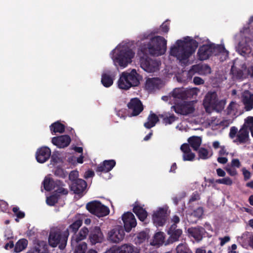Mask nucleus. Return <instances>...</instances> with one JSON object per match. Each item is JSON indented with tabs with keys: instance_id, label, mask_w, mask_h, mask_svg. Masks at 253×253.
Wrapping results in <instances>:
<instances>
[{
	"instance_id": "40",
	"label": "nucleus",
	"mask_w": 253,
	"mask_h": 253,
	"mask_svg": "<svg viewBox=\"0 0 253 253\" xmlns=\"http://www.w3.org/2000/svg\"><path fill=\"white\" fill-rule=\"evenodd\" d=\"M165 234L164 232H157L154 236L153 241L154 245H162L165 242Z\"/></svg>"
},
{
	"instance_id": "34",
	"label": "nucleus",
	"mask_w": 253,
	"mask_h": 253,
	"mask_svg": "<svg viewBox=\"0 0 253 253\" xmlns=\"http://www.w3.org/2000/svg\"><path fill=\"white\" fill-rule=\"evenodd\" d=\"M65 126L59 121H57L50 126V129L52 134H55L58 132L63 133L65 131Z\"/></svg>"
},
{
	"instance_id": "43",
	"label": "nucleus",
	"mask_w": 253,
	"mask_h": 253,
	"mask_svg": "<svg viewBox=\"0 0 253 253\" xmlns=\"http://www.w3.org/2000/svg\"><path fill=\"white\" fill-rule=\"evenodd\" d=\"M177 253H192L186 243L179 244L176 249Z\"/></svg>"
},
{
	"instance_id": "7",
	"label": "nucleus",
	"mask_w": 253,
	"mask_h": 253,
	"mask_svg": "<svg viewBox=\"0 0 253 253\" xmlns=\"http://www.w3.org/2000/svg\"><path fill=\"white\" fill-rule=\"evenodd\" d=\"M140 65L142 69L148 73H154L159 70L161 65L160 59L143 54L140 57Z\"/></svg>"
},
{
	"instance_id": "37",
	"label": "nucleus",
	"mask_w": 253,
	"mask_h": 253,
	"mask_svg": "<svg viewBox=\"0 0 253 253\" xmlns=\"http://www.w3.org/2000/svg\"><path fill=\"white\" fill-rule=\"evenodd\" d=\"M101 82L104 86L109 87L113 84V78L109 74L103 73L102 75Z\"/></svg>"
},
{
	"instance_id": "38",
	"label": "nucleus",
	"mask_w": 253,
	"mask_h": 253,
	"mask_svg": "<svg viewBox=\"0 0 253 253\" xmlns=\"http://www.w3.org/2000/svg\"><path fill=\"white\" fill-rule=\"evenodd\" d=\"M149 238L148 234L143 231L138 233L134 238V242L136 245H140L144 243Z\"/></svg>"
},
{
	"instance_id": "4",
	"label": "nucleus",
	"mask_w": 253,
	"mask_h": 253,
	"mask_svg": "<svg viewBox=\"0 0 253 253\" xmlns=\"http://www.w3.org/2000/svg\"><path fill=\"white\" fill-rule=\"evenodd\" d=\"M167 40L163 37L155 36L144 45V50L153 55H161L167 50Z\"/></svg>"
},
{
	"instance_id": "31",
	"label": "nucleus",
	"mask_w": 253,
	"mask_h": 253,
	"mask_svg": "<svg viewBox=\"0 0 253 253\" xmlns=\"http://www.w3.org/2000/svg\"><path fill=\"white\" fill-rule=\"evenodd\" d=\"M83 224V219L80 218L75 219L73 222L70 224L65 232H67L68 235L69 233H73L75 234L78 231L79 228Z\"/></svg>"
},
{
	"instance_id": "55",
	"label": "nucleus",
	"mask_w": 253,
	"mask_h": 253,
	"mask_svg": "<svg viewBox=\"0 0 253 253\" xmlns=\"http://www.w3.org/2000/svg\"><path fill=\"white\" fill-rule=\"evenodd\" d=\"M243 174L244 175V178L245 180H248L251 177V172L246 169V168H244L242 169Z\"/></svg>"
},
{
	"instance_id": "30",
	"label": "nucleus",
	"mask_w": 253,
	"mask_h": 253,
	"mask_svg": "<svg viewBox=\"0 0 253 253\" xmlns=\"http://www.w3.org/2000/svg\"><path fill=\"white\" fill-rule=\"evenodd\" d=\"M89 234V230L85 226L83 227L79 231L78 234L73 237L72 240V243L74 242L78 243L79 242L86 239L87 235Z\"/></svg>"
},
{
	"instance_id": "49",
	"label": "nucleus",
	"mask_w": 253,
	"mask_h": 253,
	"mask_svg": "<svg viewBox=\"0 0 253 253\" xmlns=\"http://www.w3.org/2000/svg\"><path fill=\"white\" fill-rule=\"evenodd\" d=\"M204 210L203 208L199 207L193 211L192 213V215L197 218H200L203 214Z\"/></svg>"
},
{
	"instance_id": "46",
	"label": "nucleus",
	"mask_w": 253,
	"mask_h": 253,
	"mask_svg": "<svg viewBox=\"0 0 253 253\" xmlns=\"http://www.w3.org/2000/svg\"><path fill=\"white\" fill-rule=\"evenodd\" d=\"M215 182L218 184H222L226 185H231L233 183L232 180L229 177L216 180Z\"/></svg>"
},
{
	"instance_id": "6",
	"label": "nucleus",
	"mask_w": 253,
	"mask_h": 253,
	"mask_svg": "<svg viewBox=\"0 0 253 253\" xmlns=\"http://www.w3.org/2000/svg\"><path fill=\"white\" fill-rule=\"evenodd\" d=\"M68 237L67 232L62 233L60 231H54L51 232L49 235L48 243L49 245L53 248H58L60 250H63L65 248Z\"/></svg>"
},
{
	"instance_id": "12",
	"label": "nucleus",
	"mask_w": 253,
	"mask_h": 253,
	"mask_svg": "<svg viewBox=\"0 0 253 253\" xmlns=\"http://www.w3.org/2000/svg\"><path fill=\"white\" fill-rule=\"evenodd\" d=\"M131 116H137L143 110L144 107L141 100L138 98H131L127 104Z\"/></svg>"
},
{
	"instance_id": "53",
	"label": "nucleus",
	"mask_w": 253,
	"mask_h": 253,
	"mask_svg": "<svg viewBox=\"0 0 253 253\" xmlns=\"http://www.w3.org/2000/svg\"><path fill=\"white\" fill-rule=\"evenodd\" d=\"M8 209L7 203L3 200H0V211L5 212Z\"/></svg>"
},
{
	"instance_id": "19",
	"label": "nucleus",
	"mask_w": 253,
	"mask_h": 253,
	"mask_svg": "<svg viewBox=\"0 0 253 253\" xmlns=\"http://www.w3.org/2000/svg\"><path fill=\"white\" fill-rule=\"evenodd\" d=\"M87 186L86 181L82 179H78L71 182L70 189L76 194H81L85 190Z\"/></svg>"
},
{
	"instance_id": "15",
	"label": "nucleus",
	"mask_w": 253,
	"mask_h": 253,
	"mask_svg": "<svg viewBox=\"0 0 253 253\" xmlns=\"http://www.w3.org/2000/svg\"><path fill=\"white\" fill-rule=\"evenodd\" d=\"M124 227L126 232H130L132 228L136 226L137 222L133 214L129 211L125 212L122 215Z\"/></svg>"
},
{
	"instance_id": "47",
	"label": "nucleus",
	"mask_w": 253,
	"mask_h": 253,
	"mask_svg": "<svg viewBox=\"0 0 253 253\" xmlns=\"http://www.w3.org/2000/svg\"><path fill=\"white\" fill-rule=\"evenodd\" d=\"M177 118L173 115H171L169 117H166L163 119V123L165 125H170L175 122Z\"/></svg>"
},
{
	"instance_id": "44",
	"label": "nucleus",
	"mask_w": 253,
	"mask_h": 253,
	"mask_svg": "<svg viewBox=\"0 0 253 253\" xmlns=\"http://www.w3.org/2000/svg\"><path fill=\"white\" fill-rule=\"evenodd\" d=\"M198 151V154L199 156V159H201L203 160L208 159L210 157L209 155V151L208 150L203 147H201L199 148Z\"/></svg>"
},
{
	"instance_id": "28",
	"label": "nucleus",
	"mask_w": 253,
	"mask_h": 253,
	"mask_svg": "<svg viewBox=\"0 0 253 253\" xmlns=\"http://www.w3.org/2000/svg\"><path fill=\"white\" fill-rule=\"evenodd\" d=\"M204 228L202 227H191L188 229V233L189 236L192 237L195 240L199 242L203 238V234Z\"/></svg>"
},
{
	"instance_id": "1",
	"label": "nucleus",
	"mask_w": 253,
	"mask_h": 253,
	"mask_svg": "<svg viewBox=\"0 0 253 253\" xmlns=\"http://www.w3.org/2000/svg\"><path fill=\"white\" fill-rule=\"evenodd\" d=\"M185 40H177L176 46L170 48V54L176 57L180 61L187 60L198 46V42L196 40L189 37L185 38Z\"/></svg>"
},
{
	"instance_id": "60",
	"label": "nucleus",
	"mask_w": 253,
	"mask_h": 253,
	"mask_svg": "<svg viewBox=\"0 0 253 253\" xmlns=\"http://www.w3.org/2000/svg\"><path fill=\"white\" fill-rule=\"evenodd\" d=\"M245 123L247 124V125L250 127H253V117H248L245 120Z\"/></svg>"
},
{
	"instance_id": "5",
	"label": "nucleus",
	"mask_w": 253,
	"mask_h": 253,
	"mask_svg": "<svg viewBox=\"0 0 253 253\" xmlns=\"http://www.w3.org/2000/svg\"><path fill=\"white\" fill-rule=\"evenodd\" d=\"M139 84L140 76L135 69L132 70L130 72H123L118 81L119 88L124 90H127L131 87L137 86Z\"/></svg>"
},
{
	"instance_id": "50",
	"label": "nucleus",
	"mask_w": 253,
	"mask_h": 253,
	"mask_svg": "<svg viewBox=\"0 0 253 253\" xmlns=\"http://www.w3.org/2000/svg\"><path fill=\"white\" fill-rule=\"evenodd\" d=\"M37 247L39 251H45L44 253H47L48 250L47 245L44 242H41L37 244Z\"/></svg>"
},
{
	"instance_id": "57",
	"label": "nucleus",
	"mask_w": 253,
	"mask_h": 253,
	"mask_svg": "<svg viewBox=\"0 0 253 253\" xmlns=\"http://www.w3.org/2000/svg\"><path fill=\"white\" fill-rule=\"evenodd\" d=\"M231 166L232 167L239 168L241 167V165L239 159H233L232 160Z\"/></svg>"
},
{
	"instance_id": "23",
	"label": "nucleus",
	"mask_w": 253,
	"mask_h": 253,
	"mask_svg": "<svg viewBox=\"0 0 253 253\" xmlns=\"http://www.w3.org/2000/svg\"><path fill=\"white\" fill-rule=\"evenodd\" d=\"M242 101L246 111H249L253 109V94L249 90H246L243 93Z\"/></svg>"
},
{
	"instance_id": "14",
	"label": "nucleus",
	"mask_w": 253,
	"mask_h": 253,
	"mask_svg": "<svg viewBox=\"0 0 253 253\" xmlns=\"http://www.w3.org/2000/svg\"><path fill=\"white\" fill-rule=\"evenodd\" d=\"M88 239L92 245L101 243L104 240V235L99 226H94L90 228Z\"/></svg>"
},
{
	"instance_id": "59",
	"label": "nucleus",
	"mask_w": 253,
	"mask_h": 253,
	"mask_svg": "<svg viewBox=\"0 0 253 253\" xmlns=\"http://www.w3.org/2000/svg\"><path fill=\"white\" fill-rule=\"evenodd\" d=\"M219 240L220 241V245L222 246L230 241V238L229 236H226L223 238H220Z\"/></svg>"
},
{
	"instance_id": "24",
	"label": "nucleus",
	"mask_w": 253,
	"mask_h": 253,
	"mask_svg": "<svg viewBox=\"0 0 253 253\" xmlns=\"http://www.w3.org/2000/svg\"><path fill=\"white\" fill-rule=\"evenodd\" d=\"M249 138V132L247 127L244 125L239 131L237 138L234 140V142H239L240 144L246 143Z\"/></svg>"
},
{
	"instance_id": "3",
	"label": "nucleus",
	"mask_w": 253,
	"mask_h": 253,
	"mask_svg": "<svg viewBox=\"0 0 253 253\" xmlns=\"http://www.w3.org/2000/svg\"><path fill=\"white\" fill-rule=\"evenodd\" d=\"M114 50L112 52H114ZM134 55L132 49L128 46L117 47L112 57L114 62L117 65L125 68L128 63L131 62V59Z\"/></svg>"
},
{
	"instance_id": "9",
	"label": "nucleus",
	"mask_w": 253,
	"mask_h": 253,
	"mask_svg": "<svg viewBox=\"0 0 253 253\" xmlns=\"http://www.w3.org/2000/svg\"><path fill=\"white\" fill-rule=\"evenodd\" d=\"M86 209L90 213L98 217L105 216L110 212L109 209L98 201L88 203L86 205Z\"/></svg>"
},
{
	"instance_id": "22",
	"label": "nucleus",
	"mask_w": 253,
	"mask_h": 253,
	"mask_svg": "<svg viewBox=\"0 0 253 253\" xmlns=\"http://www.w3.org/2000/svg\"><path fill=\"white\" fill-rule=\"evenodd\" d=\"M133 206V212L136 215L140 221H144L148 215L147 211L137 201L134 203Z\"/></svg>"
},
{
	"instance_id": "11",
	"label": "nucleus",
	"mask_w": 253,
	"mask_h": 253,
	"mask_svg": "<svg viewBox=\"0 0 253 253\" xmlns=\"http://www.w3.org/2000/svg\"><path fill=\"white\" fill-rule=\"evenodd\" d=\"M168 210L167 207L160 208L153 214L152 219L157 227L163 226L165 224L169 215Z\"/></svg>"
},
{
	"instance_id": "63",
	"label": "nucleus",
	"mask_w": 253,
	"mask_h": 253,
	"mask_svg": "<svg viewBox=\"0 0 253 253\" xmlns=\"http://www.w3.org/2000/svg\"><path fill=\"white\" fill-rule=\"evenodd\" d=\"M220 150L219 151V155L220 156L228 155V152L226 151V149L224 146H221L220 147Z\"/></svg>"
},
{
	"instance_id": "62",
	"label": "nucleus",
	"mask_w": 253,
	"mask_h": 253,
	"mask_svg": "<svg viewBox=\"0 0 253 253\" xmlns=\"http://www.w3.org/2000/svg\"><path fill=\"white\" fill-rule=\"evenodd\" d=\"M225 169L228 173L231 176H234L237 174V170L235 169H232L230 168H226Z\"/></svg>"
},
{
	"instance_id": "52",
	"label": "nucleus",
	"mask_w": 253,
	"mask_h": 253,
	"mask_svg": "<svg viewBox=\"0 0 253 253\" xmlns=\"http://www.w3.org/2000/svg\"><path fill=\"white\" fill-rule=\"evenodd\" d=\"M180 149L183 153V154L188 153L189 152L191 151L190 148V145L189 144L187 143H184L182 145H181L180 147Z\"/></svg>"
},
{
	"instance_id": "35",
	"label": "nucleus",
	"mask_w": 253,
	"mask_h": 253,
	"mask_svg": "<svg viewBox=\"0 0 253 253\" xmlns=\"http://www.w3.org/2000/svg\"><path fill=\"white\" fill-rule=\"evenodd\" d=\"M147 120L148 121L144 123V126L148 129L154 126L159 121L158 116L154 113H151L149 115Z\"/></svg>"
},
{
	"instance_id": "42",
	"label": "nucleus",
	"mask_w": 253,
	"mask_h": 253,
	"mask_svg": "<svg viewBox=\"0 0 253 253\" xmlns=\"http://www.w3.org/2000/svg\"><path fill=\"white\" fill-rule=\"evenodd\" d=\"M56 194H52L47 197L46 200V204L50 206H53L56 204L59 200V195Z\"/></svg>"
},
{
	"instance_id": "20",
	"label": "nucleus",
	"mask_w": 253,
	"mask_h": 253,
	"mask_svg": "<svg viewBox=\"0 0 253 253\" xmlns=\"http://www.w3.org/2000/svg\"><path fill=\"white\" fill-rule=\"evenodd\" d=\"M252 50L250 42L246 41L240 42L237 47L238 52L244 57L249 56Z\"/></svg>"
},
{
	"instance_id": "58",
	"label": "nucleus",
	"mask_w": 253,
	"mask_h": 253,
	"mask_svg": "<svg viewBox=\"0 0 253 253\" xmlns=\"http://www.w3.org/2000/svg\"><path fill=\"white\" fill-rule=\"evenodd\" d=\"M193 83L196 85H200L204 83V81L200 77H195L193 79Z\"/></svg>"
},
{
	"instance_id": "51",
	"label": "nucleus",
	"mask_w": 253,
	"mask_h": 253,
	"mask_svg": "<svg viewBox=\"0 0 253 253\" xmlns=\"http://www.w3.org/2000/svg\"><path fill=\"white\" fill-rule=\"evenodd\" d=\"M78 176V172L76 170H73L71 171L69 175V179L72 182H74L78 178H77Z\"/></svg>"
},
{
	"instance_id": "2",
	"label": "nucleus",
	"mask_w": 253,
	"mask_h": 253,
	"mask_svg": "<svg viewBox=\"0 0 253 253\" xmlns=\"http://www.w3.org/2000/svg\"><path fill=\"white\" fill-rule=\"evenodd\" d=\"M220 53H225L228 56L229 52L224 45L211 43L201 46L198 49L197 55L199 60L203 61L209 59L211 56H217Z\"/></svg>"
},
{
	"instance_id": "27",
	"label": "nucleus",
	"mask_w": 253,
	"mask_h": 253,
	"mask_svg": "<svg viewBox=\"0 0 253 253\" xmlns=\"http://www.w3.org/2000/svg\"><path fill=\"white\" fill-rule=\"evenodd\" d=\"M204 104L207 106L215 108L218 104V99L215 92H209L204 99Z\"/></svg>"
},
{
	"instance_id": "10",
	"label": "nucleus",
	"mask_w": 253,
	"mask_h": 253,
	"mask_svg": "<svg viewBox=\"0 0 253 253\" xmlns=\"http://www.w3.org/2000/svg\"><path fill=\"white\" fill-rule=\"evenodd\" d=\"M177 114L187 116L193 113L195 111L194 101H182L172 106Z\"/></svg>"
},
{
	"instance_id": "56",
	"label": "nucleus",
	"mask_w": 253,
	"mask_h": 253,
	"mask_svg": "<svg viewBox=\"0 0 253 253\" xmlns=\"http://www.w3.org/2000/svg\"><path fill=\"white\" fill-rule=\"evenodd\" d=\"M169 24L167 22H164L161 26V30L163 32L167 33L169 31Z\"/></svg>"
},
{
	"instance_id": "36",
	"label": "nucleus",
	"mask_w": 253,
	"mask_h": 253,
	"mask_svg": "<svg viewBox=\"0 0 253 253\" xmlns=\"http://www.w3.org/2000/svg\"><path fill=\"white\" fill-rule=\"evenodd\" d=\"M191 70L199 74H203L205 72L210 73L211 68L208 65L197 64L192 66Z\"/></svg>"
},
{
	"instance_id": "45",
	"label": "nucleus",
	"mask_w": 253,
	"mask_h": 253,
	"mask_svg": "<svg viewBox=\"0 0 253 253\" xmlns=\"http://www.w3.org/2000/svg\"><path fill=\"white\" fill-rule=\"evenodd\" d=\"M86 250L87 244L84 242L76 247L74 253H85Z\"/></svg>"
},
{
	"instance_id": "54",
	"label": "nucleus",
	"mask_w": 253,
	"mask_h": 253,
	"mask_svg": "<svg viewBox=\"0 0 253 253\" xmlns=\"http://www.w3.org/2000/svg\"><path fill=\"white\" fill-rule=\"evenodd\" d=\"M238 132V129L235 126H232L230 128L229 136L231 138H234Z\"/></svg>"
},
{
	"instance_id": "32",
	"label": "nucleus",
	"mask_w": 253,
	"mask_h": 253,
	"mask_svg": "<svg viewBox=\"0 0 253 253\" xmlns=\"http://www.w3.org/2000/svg\"><path fill=\"white\" fill-rule=\"evenodd\" d=\"M135 247L131 244H124L116 248V253H133Z\"/></svg>"
},
{
	"instance_id": "29",
	"label": "nucleus",
	"mask_w": 253,
	"mask_h": 253,
	"mask_svg": "<svg viewBox=\"0 0 253 253\" xmlns=\"http://www.w3.org/2000/svg\"><path fill=\"white\" fill-rule=\"evenodd\" d=\"M160 82V80L157 78H148L146 81L145 87L148 90H154L159 88Z\"/></svg>"
},
{
	"instance_id": "16",
	"label": "nucleus",
	"mask_w": 253,
	"mask_h": 253,
	"mask_svg": "<svg viewBox=\"0 0 253 253\" xmlns=\"http://www.w3.org/2000/svg\"><path fill=\"white\" fill-rule=\"evenodd\" d=\"M51 156V150L46 146L42 147L37 150L36 158L38 162L44 163L46 162Z\"/></svg>"
},
{
	"instance_id": "21",
	"label": "nucleus",
	"mask_w": 253,
	"mask_h": 253,
	"mask_svg": "<svg viewBox=\"0 0 253 253\" xmlns=\"http://www.w3.org/2000/svg\"><path fill=\"white\" fill-rule=\"evenodd\" d=\"M116 164V161L114 160H105L97 167L96 171L108 172L113 169Z\"/></svg>"
},
{
	"instance_id": "8",
	"label": "nucleus",
	"mask_w": 253,
	"mask_h": 253,
	"mask_svg": "<svg viewBox=\"0 0 253 253\" xmlns=\"http://www.w3.org/2000/svg\"><path fill=\"white\" fill-rule=\"evenodd\" d=\"M44 189L47 191H50L57 188L55 192L62 195H67L68 191L63 188L65 186L64 182L60 180H54L52 178L45 177L42 182Z\"/></svg>"
},
{
	"instance_id": "33",
	"label": "nucleus",
	"mask_w": 253,
	"mask_h": 253,
	"mask_svg": "<svg viewBox=\"0 0 253 253\" xmlns=\"http://www.w3.org/2000/svg\"><path fill=\"white\" fill-rule=\"evenodd\" d=\"M189 145L195 151H197L202 143V139L199 136H192L188 139Z\"/></svg>"
},
{
	"instance_id": "18",
	"label": "nucleus",
	"mask_w": 253,
	"mask_h": 253,
	"mask_svg": "<svg viewBox=\"0 0 253 253\" xmlns=\"http://www.w3.org/2000/svg\"><path fill=\"white\" fill-rule=\"evenodd\" d=\"M198 90L199 91L197 88H190L183 92H180L178 89H174L172 92V95L174 98L185 99L196 95Z\"/></svg>"
},
{
	"instance_id": "41",
	"label": "nucleus",
	"mask_w": 253,
	"mask_h": 253,
	"mask_svg": "<svg viewBox=\"0 0 253 253\" xmlns=\"http://www.w3.org/2000/svg\"><path fill=\"white\" fill-rule=\"evenodd\" d=\"M238 107L239 105L236 102L232 101L227 107V114L236 115Z\"/></svg>"
},
{
	"instance_id": "17",
	"label": "nucleus",
	"mask_w": 253,
	"mask_h": 253,
	"mask_svg": "<svg viewBox=\"0 0 253 253\" xmlns=\"http://www.w3.org/2000/svg\"><path fill=\"white\" fill-rule=\"evenodd\" d=\"M71 138L68 135H63L53 137L51 142L52 144L59 148L67 147L71 142Z\"/></svg>"
},
{
	"instance_id": "39",
	"label": "nucleus",
	"mask_w": 253,
	"mask_h": 253,
	"mask_svg": "<svg viewBox=\"0 0 253 253\" xmlns=\"http://www.w3.org/2000/svg\"><path fill=\"white\" fill-rule=\"evenodd\" d=\"M28 245V241L25 239H21L18 241L14 247V252L19 253L26 248Z\"/></svg>"
},
{
	"instance_id": "13",
	"label": "nucleus",
	"mask_w": 253,
	"mask_h": 253,
	"mask_svg": "<svg viewBox=\"0 0 253 253\" xmlns=\"http://www.w3.org/2000/svg\"><path fill=\"white\" fill-rule=\"evenodd\" d=\"M125 233L122 226H118L111 230L108 234V240L111 243H119L125 238Z\"/></svg>"
},
{
	"instance_id": "61",
	"label": "nucleus",
	"mask_w": 253,
	"mask_h": 253,
	"mask_svg": "<svg viewBox=\"0 0 253 253\" xmlns=\"http://www.w3.org/2000/svg\"><path fill=\"white\" fill-rule=\"evenodd\" d=\"M45 251H39L37 246L30 250L27 253H44Z\"/></svg>"
},
{
	"instance_id": "48",
	"label": "nucleus",
	"mask_w": 253,
	"mask_h": 253,
	"mask_svg": "<svg viewBox=\"0 0 253 253\" xmlns=\"http://www.w3.org/2000/svg\"><path fill=\"white\" fill-rule=\"evenodd\" d=\"M195 157L194 153L191 151L188 153H185L183 154V160L184 161H192Z\"/></svg>"
},
{
	"instance_id": "25",
	"label": "nucleus",
	"mask_w": 253,
	"mask_h": 253,
	"mask_svg": "<svg viewBox=\"0 0 253 253\" xmlns=\"http://www.w3.org/2000/svg\"><path fill=\"white\" fill-rule=\"evenodd\" d=\"M168 234L169 235L170 241L171 242H174L178 241L182 234V230L177 229V225L175 224H173L169 228Z\"/></svg>"
},
{
	"instance_id": "26",
	"label": "nucleus",
	"mask_w": 253,
	"mask_h": 253,
	"mask_svg": "<svg viewBox=\"0 0 253 253\" xmlns=\"http://www.w3.org/2000/svg\"><path fill=\"white\" fill-rule=\"evenodd\" d=\"M242 69H239L236 67L234 65H233L231 68L230 73L232 75L233 77L237 80H243L247 78V74L244 73L243 70L247 69V66L245 64L242 65Z\"/></svg>"
},
{
	"instance_id": "64",
	"label": "nucleus",
	"mask_w": 253,
	"mask_h": 253,
	"mask_svg": "<svg viewBox=\"0 0 253 253\" xmlns=\"http://www.w3.org/2000/svg\"><path fill=\"white\" fill-rule=\"evenodd\" d=\"M199 199H200V196H199V194L197 193H193L192 195L191 196V197L189 200V202H192L197 201Z\"/></svg>"
}]
</instances>
